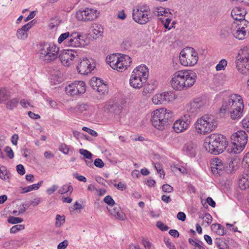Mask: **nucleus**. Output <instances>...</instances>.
Returning a JSON list of instances; mask_svg holds the SVG:
<instances>
[{"mask_svg":"<svg viewBox=\"0 0 249 249\" xmlns=\"http://www.w3.org/2000/svg\"><path fill=\"white\" fill-rule=\"evenodd\" d=\"M87 21L95 19L97 17V11L96 10L87 8L85 9Z\"/></svg>","mask_w":249,"mask_h":249,"instance_id":"30","label":"nucleus"},{"mask_svg":"<svg viewBox=\"0 0 249 249\" xmlns=\"http://www.w3.org/2000/svg\"><path fill=\"white\" fill-rule=\"evenodd\" d=\"M76 18L79 21L87 22L86 19L85 9L79 10L77 11L76 13Z\"/></svg>","mask_w":249,"mask_h":249,"instance_id":"34","label":"nucleus"},{"mask_svg":"<svg viewBox=\"0 0 249 249\" xmlns=\"http://www.w3.org/2000/svg\"><path fill=\"white\" fill-rule=\"evenodd\" d=\"M236 68L238 71L243 74L249 73V48L244 47L238 53L236 60Z\"/></svg>","mask_w":249,"mask_h":249,"instance_id":"9","label":"nucleus"},{"mask_svg":"<svg viewBox=\"0 0 249 249\" xmlns=\"http://www.w3.org/2000/svg\"><path fill=\"white\" fill-rule=\"evenodd\" d=\"M94 68V64H92L89 59L84 58L80 62L77 66V70L78 72L81 74H87L90 73Z\"/></svg>","mask_w":249,"mask_h":249,"instance_id":"18","label":"nucleus"},{"mask_svg":"<svg viewBox=\"0 0 249 249\" xmlns=\"http://www.w3.org/2000/svg\"><path fill=\"white\" fill-rule=\"evenodd\" d=\"M162 190L165 193H169L173 191V188L168 184H165L163 185Z\"/></svg>","mask_w":249,"mask_h":249,"instance_id":"49","label":"nucleus"},{"mask_svg":"<svg viewBox=\"0 0 249 249\" xmlns=\"http://www.w3.org/2000/svg\"><path fill=\"white\" fill-rule=\"evenodd\" d=\"M202 218H205V220L208 224H211L213 220L212 216L209 213H205V216L202 217Z\"/></svg>","mask_w":249,"mask_h":249,"instance_id":"62","label":"nucleus"},{"mask_svg":"<svg viewBox=\"0 0 249 249\" xmlns=\"http://www.w3.org/2000/svg\"><path fill=\"white\" fill-rule=\"evenodd\" d=\"M86 91V84L83 81H75L66 87L67 94L74 96L83 94Z\"/></svg>","mask_w":249,"mask_h":249,"instance_id":"14","label":"nucleus"},{"mask_svg":"<svg viewBox=\"0 0 249 249\" xmlns=\"http://www.w3.org/2000/svg\"><path fill=\"white\" fill-rule=\"evenodd\" d=\"M237 169V163L234 160H231L228 164L224 166V170L227 174H233Z\"/></svg>","mask_w":249,"mask_h":249,"instance_id":"31","label":"nucleus"},{"mask_svg":"<svg viewBox=\"0 0 249 249\" xmlns=\"http://www.w3.org/2000/svg\"><path fill=\"white\" fill-rule=\"evenodd\" d=\"M244 108V105L242 97L238 94H233L230 96L228 101H225L221 109L226 110L229 108Z\"/></svg>","mask_w":249,"mask_h":249,"instance_id":"13","label":"nucleus"},{"mask_svg":"<svg viewBox=\"0 0 249 249\" xmlns=\"http://www.w3.org/2000/svg\"><path fill=\"white\" fill-rule=\"evenodd\" d=\"M40 198H36L34 200L31 201L30 204H25V206L28 207L30 205H33L34 206H37L40 203Z\"/></svg>","mask_w":249,"mask_h":249,"instance_id":"59","label":"nucleus"},{"mask_svg":"<svg viewBox=\"0 0 249 249\" xmlns=\"http://www.w3.org/2000/svg\"><path fill=\"white\" fill-rule=\"evenodd\" d=\"M198 59L197 53L191 47L184 48L180 53V63L185 66L195 65L197 63Z\"/></svg>","mask_w":249,"mask_h":249,"instance_id":"11","label":"nucleus"},{"mask_svg":"<svg viewBox=\"0 0 249 249\" xmlns=\"http://www.w3.org/2000/svg\"><path fill=\"white\" fill-rule=\"evenodd\" d=\"M90 29V36L94 39H97L101 36L104 31L103 26L97 23L93 24Z\"/></svg>","mask_w":249,"mask_h":249,"instance_id":"25","label":"nucleus"},{"mask_svg":"<svg viewBox=\"0 0 249 249\" xmlns=\"http://www.w3.org/2000/svg\"><path fill=\"white\" fill-rule=\"evenodd\" d=\"M156 226L162 231H166L168 230V227L163 224L162 222L159 221L157 222Z\"/></svg>","mask_w":249,"mask_h":249,"instance_id":"51","label":"nucleus"},{"mask_svg":"<svg viewBox=\"0 0 249 249\" xmlns=\"http://www.w3.org/2000/svg\"><path fill=\"white\" fill-rule=\"evenodd\" d=\"M18 104V100L16 98H13L6 103V107L10 110L13 109L17 107Z\"/></svg>","mask_w":249,"mask_h":249,"instance_id":"37","label":"nucleus"},{"mask_svg":"<svg viewBox=\"0 0 249 249\" xmlns=\"http://www.w3.org/2000/svg\"><path fill=\"white\" fill-rule=\"evenodd\" d=\"M93 89L96 90L100 94H105V93H107L108 91L107 86L105 83L103 84H101V86H93Z\"/></svg>","mask_w":249,"mask_h":249,"instance_id":"32","label":"nucleus"},{"mask_svg":"<svg viewBox=\"0 0 249 249\" xmlns=\"http://www.w3.org/2000/svg\"><path fill=\"white\" fill-rule=\"evenodd\" d=\"M107 209L110 214L112 215L115 219L121 221L125 220L126 217L125 213L117 204L111 207H107Z\"/></svg>","mask_w":249,"mask_h":249,"instance_id":"19","label":"nucleus"},{"mask_svg":"<svg viewBox=\"0 0 249 249\" xmlns=\"http://www.w3.org/2000/svg\"><path fill=\"white\" fill-rule=\"evenodd\" d=\"M228 145L226 138L220 134H212L205 140L204 147L209 153L217 155L221 153Z\"/></svg>","mask_w":249,"mask_h":249,"instance_id":"2","label":"nucleus"},{"mask_svg":"<svg viewBox=\"0 0 249 249\" xmlns=\"http://www.w3.org/2000/svg\"><path fill=\"white\" fill-rule=\"evenodd\" d=\"M227 65L226 60L223 59L220 61L219 63L216 65L215 68L217 71L224 70Z\"/></svg>","mask_w":249,"mask_h":249,"instance_id":"43","label":"nucleus"},{"mask_svg":"<svg viewBox=\"0 0 249 249\" xmlns=\"http://www.w3.org/2000/svg\"><path fill=\"white\" fill-rule=\"evenodd\" d=\"M172 116V112L168 111L165 108L155 110L151 119L152 125L156 129L163 130L169 124V121Z\"/></svg>","mask_w":249,"mask_h":249,"instance_id":"5","label":"nucleus"},{"mask_svg":"<svg viewBox=\"0 0 249 249\" xmlns=\"http://www.w3.org/2000/svg\"><path fill=\"white\" fill-rule=\"evenodd\" d=\"M196 146L192 142H188L183 147L184 152L191 157H195L196 154Z\"/></svg>","mask_w":249,"mask_h":249,"instance_id":"26","label":"nucleus"},{"mask_svg":"<svg viewBox=\"0 0 249 249\" xmlns=\"http://www.w3.org/2000/svg\"><path fill=\"white\" fill-rule=\"evenodd\" d=\"M17 171L20 175H23L25 173L24 166L22 164H18L16 167Z\"/></svg>","mask_w":249,"mask_h":249,"instance_id":"56","label":"nucleus"},{"mask_svg":"<svg viewBox=\"0 0 249 249\" xmlns=\"http://www.w3.org/2000/svg\"><path fill=\"white\" fill-rule=\"evenodd\" d=\"M212 227L215 232L218 235H223L225 234L224 228L219 224H213Z\"/></svg>","mask_w":249,"mask_h":249,"instance_id":"33","label":"nucleus"},{"mask_svg":"<svg viewBox=\"0 0 249 249\" xmlns=\"http://www.w3.org/2000/svg\"><path fill=\"white\" fill-rule=\"evenodd\" d=\"M5 152L7 154V156L12 159L14 157V153L11 147L6 146L5 148Z\"/></svg>","mask_w":249,"mask_h":249,"instance_id":"50","label":"nucleus"},{"mask_svg":"<svg viewBox=\"0 0 249 249\" xmlns=\"http://www.w3.org/2000/svg\"><path fill=\"white\" fill-rule=\"evenodd\" d=\"M7 221L9 223L15 224L21 223L23 222V219L20 217H16L10 216L8 217Z\"/></svg>","mask_w":249,"mask_h":249,"instance_id":"42","label":"nucleus"},{"mask_svg":"<svg viewBox=\"0 0 249 249\" xmlns=\"http://www.w3.org/2000/svg\"><path fill=\"white\" fill-rule=\"evenodd\" d=\"M171 21V19L170 18H166L165 19H162V22L164 25V27L166 29H168L170 30L172 28V27H174V26H172L171 27L169 26V24Z\"/></svg>","mask_w":249,"mask_h":249,"instance_id":"52","label":"nucleus"},{"mask_svg":"<svg viewBox=\"0 0 249 249\" xmlns=\"http://www.w3.org/2000/svg\"><path fill=\"white\" fill-rule=\"evenodd\" d=\"M232 33L239 40L245 38L249 35V22L242 20L240 23H233Z\"/></svg>","mask_w":249,"mask_h":249,"instance_id":"12","label":"nucleus"},{"mask_svg":"<svg viewBox=\"0 0 249 249\" xmlns=\"http://www.w3.org/2000/svg\"><path fill=\"white\" fill-rule=\"evenodd\" d=\"M228 109L230 110L231 117L233 120L240 118L243 115L244 108L238 107L229 108Z\"/></svg>","mask_w":249,"mask_h":249,"instance_id":"29","label":"nucleus"},{"mask_svg":"<svg viewBox=\"0 0 249 249\" xmlns=\"http://www.w3.org/2000/svg\"><path fill=\"white\" fill-rule=\"evenodd\" d=\"M150 8L146 5L137 6L133 9L132 18L133 20L140 24H145L151 19L149 16Z\"/></svg>","mask_w":249,"mask_h":249,"instance_id":"10","label":"nucleus"},{"mask_svg":"<svg viewBox=\"0 0 249 249\" xmlns=\"http://www.w3.org/2000/svg\"><path fill=\"white\" fill-rule=\"evenodd\" d=\"M224 166L222 160L215 158L211 162V169L212 173L215 175H221L224 172Z\"/></svg>","mask_w":249,"mask_h":249,"instance_id":"20","label":"nucleus"},{"mask_svg":"<svg viewBox=\"0 0 249 249\" xmlns=\"http://www.w3.org/2000/svg\"><path fill=\"white\" fill-rule=\"evenodd\" d=\"M89 108V105L87 104H81L77 106V109L80 111L87 110Z\"/></svg>","mask_w":249,"mask_h":249,"instance_id":"60","label":"nucleus"},{"mask_svg":"<svg viewBox=\"0 0 249 249\" xmlns=\"http://www.w3.org/2000/svg\"><path fill=\"white\" fill-rule=\"evenodd\" d=\"M0 178L5 180L9 178L7 171L4 166L0 167Z\"/></svg>","mask_w":249,"mask_h":249,"instance_id":"38","label":"nucleus"},{"mask_svg":"<svg viewBox=\"0 0 249 249\" xmlns=\"http://www.w3.org/2000/svg\"><path fill=\"white\" fill-rule=\"evenodd\" d=\"M206 105V102L201 98H196L190 103V111L194 113H197L204 108Z\"/></svg>","mask_w":249,"mask_h":249,"instance_id":"22","label":"nucleus"},{"mask_svg":"<svg viewBox=\"0 0 249 249\" xmlns=\"http://www.w3.org/2000/svg\"><path fill=\"white\" fill-rule=\"evenodd\" d=\"M59 149L61 152H62V153H63L65 154H68V153L69 152V147L66 144H64V143L61 144L59 146Z\"/></svg>","mask_w":249,"mask_h":249,"instance_id":"53","label":"nucleus"},{"mask_svg":"<svg viewBox=\"0 0 249 249\" xmlns=\"http://www.w3.org/2000/svg\"><path fill=\"white\" fill-rule=\"evenodd\" d=\"M246 13V11L244 9L235 7L231 11V16L234 19L236 20L235 23H240V21L241 20H245L244 17Z\"/></svg>","mask_w":249,"mask_h":249,"instance_id":"23","label":"nucleus"},{"mask_svg":"<svg viewBox=\"0 0 249 249\" xmlns=\"http://www.w3.org/2000/svg\"><path fill=\"white\" fill-rule=\"evenodd\" d=\"M104 201L109 205V207L115 205L116 204L114 200L110 196H106L104 199Z\"/></svg>","mask_w":249,"mask_h":249,"instance_id":"46","label":"nucleus"},{"mask_svg":"<svg viewBox=\"0 0 249 249\" xmlns=\"http://www.w3.org/2000/svg\"><path fill=\"white\" fill-rule=\"evenodd\" d=\"M103 80L97 77H93L90 81V85L93 88V86H101V84H104Z\"/></svg>","mask_w":249,"mask_h":249,"instance_id":"41","label":"nucleus"},{"mask_svg":"<svg viewBox=\"0 0 249 249\" xmlns=\"http://www.w3.org/2000/svg\"><path fill=\"white\" fill-rule=\"evenodd\" d=\"M157 87L156 82L155 80H150L148 82L142 91V94L146 95L147 94L153 92Z\"/></svg>","mask_w":249,"mask_h":249,"instance_id":"28","label":"nucleus"},{"mask_svg":"<svg viewBox=\"0 0 249 249\" xmlns=\"http://www.w3.org/2000/svg\"><path fill=\"white\" fill-rule=\"evenodd\" d=\"M79 153L84 156L87 159H90L92 158V154L86 149H80L79 150Z\"/></svg>","mask_w":249,"mask_h":249,"instance_id":"44","label":"nucleus"},{"mask_svg":"<svg viewBox=\"0 0 249 249\" xmlns=\"http://www.w3.org/2000/svg\"><path fill=\"white\" fill-rule=\"evenodd\" d=\"M73 191V188L71 185L70 184L64 185L58 191V193L60 194H64L69 192L70 194L72 193Z\"/></svg>","mask_w":249,"mask_h":249,"instance_id":"35","label":"nucleus"},{"mask_svg":"<svg viewBox=\"0 0 249 249\" xmlns=\"http://www.w3.org/2000/svg\"><path fill=\"white\" fill-rule=\"evenodd\" d=\"M217 125V120L213 115L205 114L197 120L195 127L197 133L205 135L215 130Z\"/></svg>","mask_w":249,"mask_h":249,"instance_id":"3","label":"nucleus"},{"mask_svg":"<svg viewBox=\"0 0 249 249\" xmlns=\"http://www.w3.org/2000/svg\"><path fill=\"white\" fill-rule=\"evenodd\" d=\"M149 76L148 68L145 65H140L133 71L129 79L131 87L140 89L146 82Z\"/></svg>","mask_w":249,"mask_h":249,"instance_id":"4","label":"nucleus"},{"mask_svg":"<svg viewBox=\"0 0 249 249\" xmlns=\"http://www.w3.org/2000/svg\"><path fill=\"white\" fill-rule=\"evenodd\" d=\"M242 124L243 128L247 131H249V118H244L242 121Z\"/></svg>","mask_w":249,"mask_h":249,"instance_id":"55","label":"nucleus"},{"mask_svg":"<svg viewBox=\"0 0 249 249\" xmlns=\"http://www.w3.org/2000/svg\"><path fill=\"white\" fill-rule=\"evenodd\" d=\"M8 98L7 91L5 89H0V103L6 101Z\"/></svg>","mask_w":249,"mask_h":249,"instance_id":"40","label":"nucleus"},{"mask_svg":"<svg viewBox=\"0 0 249 249\" xmlns=\"http://www.w3.org/2000/svg\"><path fill=\"white\" fill-rule=\"evenodd\" d=\"M154 167L158 173L160 174V177H161L162 175H163V178L164 177V172L160 164H154Z\"/></svg>","mask_w":249,"mask_h":249,"instance_id":"54","label":"nucleus"},{"mask_svg":"<svg viewBox=\"0 0 249 249\" xmlns=\"http://www.w3.org/2000/svg\"><path fill=\"white\" fill-rule=\"evenodd\" d=\"M55 226L57 227H61L65 222V217L64 215L57 214L56 216Z\"/></svg>","mask_w":249,"mask_h":249,"instance_id":"36","label":"nucleus"},{"mask_svg":"<svg viewBox=\"0 0 249 249\" xmlns=\"http://www.w3.org/2000/svg\"><path fill=\"white\" fill-rule=\"evenodd\" d=\"M43 183V181H40L36 184H34L33 185H30L28 186V188L29 189L27 191L29 192L32 190H36L39 189V188L41 186Z\"/></svg>","mask_w":249,"mask_h":249,"instance_id":"47","label":"nucleus"},{"mask_svg":"<svg viewBox=\"0 0 249 249\" xmlns=\"http://www.w3.org/2000/svg\"><path fill=\"white\" fill-rule=\"evenodd\" d=\"M70 33L69 32H66L65 33L62 34L59 37L58 39V42L59 43H61L64 40L68 38V37L70 38Z\"/></svg>","mask_w":249,"mask_h":249,"instance_id":"48","label":"nucleus"},{"mask_svg":"<svg viewBox=\"0 0 249 249\" xmlns=\"http://www.w3.org/2000/svg\"><path fill=\"white\" fill-rule=\"evenodd\" d=\"M82 129L84 131L87 132L88 133H89L92 136L96 137L97 136V133L95 131L91 129H90L87 127L84 126L82 128Z\"/></svg>","mask_w":249,"mask_h":249,"instance_id":"57","label":"nucleus"},{"mask_svg":"<svg viewBox=\"0 0 249 249\" xmlns=\"http://www.w3.org/2000/svg\"><path fill=\"white\" fill-rule=\"evenodd\" d=\"M24 229V225H16L13 226L10 229L11 233H16L17 231L23 230Z\"/></svg>","mask_w":249,"mask_h":249,"instance_id":"45","label":"nucleus"},{"mask_svg":"<svg viewBox=\"0 0 249 249\" xmlns=\"http://www.w3.org/2000/svg\"><path fill=\"white\" fill-rule=\"evenodd\" d=\"M196 77V73L192 71H179L174 73L171 84L175 90L186 89L194 85Z\"/></svg>","mask_w":249,"mask_h":249,"instance_id":"1","label":"nucleus"},{"mask_svg":"<svg viewBox=\"0 0 249 249\" xmlns=\"http://www.w3.org/2000/svg\"><path fill=\"white\" fill-rule=\"evenodd\" d=\"M239 187L242 190L249 188V175L244 174L238 181Z\"/></svg>","mask_w":249,"mask_h":249,"instance_id":"27","label":"nucleus"},{"mask_svg":"<svg viewBox=\"0 0 249 249\" xmlns=\"http://www.w3.org/2000/svg\"><path fill=\"white\" fill-rule=\"evenodd\" d=\"M154 14L157 16H166L168 14V12L166 11L165 8L163 7H157L154 9Z\"/></svg>","mask_w":249,"mask_h":249,"instance_id":"39","label":"nucleus"},{"mask_svg":"<svg viewBox=\"0 0 249 249\" xmlns=\"http://www.w3.org/2000/svg\"><path fill=\"white\" fill-rule=\"evenodd\" d=\"M58 188V186L53 185L52 187L48 188L47 190V192L49 194L51 195L53 194Z\"/></svg>","mask_w":249,"mask_h":249,"instance_id":"64","label":"nucleus"},{"mask_svg":"<svg viewBox=\"0 0 249 249\" xmlns=\"http://www.w3.org/2000/svg\"><path fill=\"white\" fill-rule=\"evenodd\" d=\"M94 164L95 166L99 168H102L104 166V163L102 160L100 159H96L94 160Z\"/></svg>","mask_w":249,"mask_h":249,"instance_id":"58","label":"nucleus"},{"mask_svg":"<svg viewBox=\"0 0 249 249\" xmlns=\"http://www.w3.org/2000/svg\"><path fill=\"white\" fill-rule=\"evenodd\" d=\"M68 245V241L65 240L58 244L57 249H65Z\"/></svg>","mask_w":249,"mask_h":249,"instance_id":"61","label":"nucleus"},{"mask_svg":"<svg viewBox=\"0 0 249 249\" xmlns=\"http://www.w3.org/2000/svg\"><path fill=\"white\" fill-rule=\"evenodd\" d=\"M170 101V96L166 92L156 94L152 98V102L155 105L165 104Z\"/></svg>","mask_w":249,"mask_h":249,"instance_id":"21","label":"nucleus"},{"mask_svg":"<svg viewBox=\"0 0 249 249\" xmlns=\"http://www.w3.org/2000/svg\"><path fill=\"white\" fill-rule=\"evenodd\" d=\"M32 21L26 24L18 30L17 36L18 39L24 40L27 38L28 36V31L32 26Z\"/></svg>","mask_w":249,"mask_h":249,"instance_id":"24","label":"nucleus"},{"mask_svg":"<svg viewBox=\"0 0 249 249\" xmlns=\"http://www.w3.org/2000/svg\"><path fill=\"white\" fill-rule=\"evenodd\" d=\"M78 58V55L76 52L70 50H64L59 55V58L62 64L67 67L72 64Z\"/></svg>","mask_w":249,"mask_h":249,"instance_id":"15","label":"nucleus"},{"mask_svg":"<svg viewBox=\"0 0 249 249\" xmlns=\"http://www.w3.org/2000/svg\"><path fill=\"white\" fill-rule=\"evenodd\" d=\"M59 50V48L54 44H41L39 53V57L46 63L50 62L57 58Z\"/></svg>","mask_w":249,"mask_h":249,"instance_id":"8","label":"nucleus"},{"mask_svg":"<svg viewBox=\"0 0 249 249\" xmlns=\"http://www.w3.org/2000/svg\"><path fill=\"white\" fill-rule=\"evenodd\" d=\"M189 242L191 244L194 245L195 247L199 248V249H204V248L202 246H201L192 238L189 239Z\"/></svg>","mask_w":249,"mask_h":249,"instance_id":"63","label":"nucleus"},{"mask_svg":"<svg viewBox=\"0 0 249 249\" xmlns=\"http://www.w3.org/2000/svg\"><path fill=\"white\" fill-rule=\"evenodd\" d=\"M107 62L114 70L122 71L126 69L132 62L131 58L127 55L114 53L107 57Z\"/></svg>","mask_w":249,"mask_h":249,"instance_id":"7","label":"nucleus"},{"mask_svg":"<svg viewBox=\"0 0 249 249\" xmlns=\"http://www.w3.org/2000/svg\"><path fill=\"white\" fill-rule=\"evenodd\" d=\"M231 142L227 147L229 153L237 154L244 149L248 142V136L243 130H239L231 136Z\"/></svg>","mask_w":249,"mask_h":249,"instance_id":"6","label":"nucleus"},{"mask_svg":"<svg viewBox=\"0 0 249 249\" xmlns=\"http://www.w3.org/2000/svg\"><path fill=\"white\" fill-rule=\"evenodd\" d=\"M191 122L189 115H185L177 120L174 124L173 128L176 133H180L186 130Z\"/></svg>","mask_w":249,"mask_h":249,"instance_id":"17","label":"nucleus"},{"mask_svg":"<svg viewBox=\"0 0 249 249\" xmlns=\"http://www.w3.org/2000/svg\"><path fill=\"white\" fill-rule=\"evenodd\" d=\"M67 46L72 48L84 46L86 44L85 37L78 33H72L68 39Z\"/></svg>","mask_w":249,"mask_h":249,"instance_id":"16","label":"nucleus"}]
</instances>
